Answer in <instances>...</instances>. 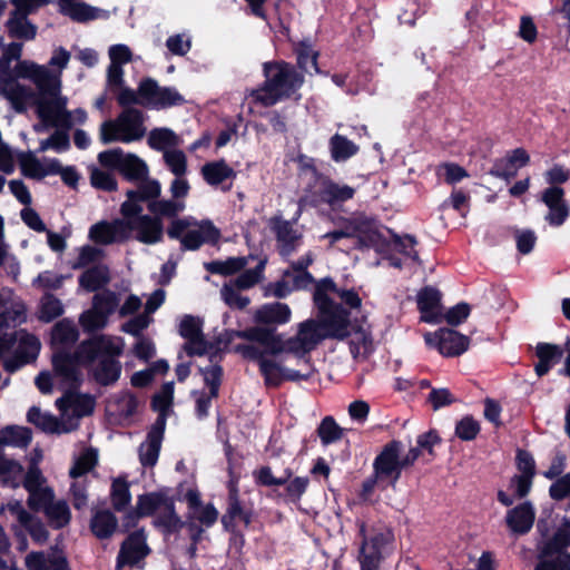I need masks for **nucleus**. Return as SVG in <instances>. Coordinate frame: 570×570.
<instances>
[{
  "label": "nucleus",
  "mask_w": 570,
  "mask_h": 570,
  "mask_svg": "<svg viewBox=\"0 0 570 570\" xmlns=\"http://www.w3.org/2000/svg\"><path fill=\"white\" fill-rule=\"evenodd\" d=\"M161 194V185L156 179L144 180L136 190L127 191V200L122 203L120 213L122 216H135L142 212V200H158Z\"/></svg>",
  "instance_id": "nucleus-21"
},
{
  "label": "nucleus",
  "mask_w": 570,
  "mask_h": 570,
  "mask_svg": "<svg viewBox=\"0 0 570 570\" xmlns=\"http://www.w3.org/2000/svg\"><path fill=\"white\" fill-rule=\"evenodd\" d=\"M146 132L141 111L125 109L115 120H107L100 126V139L104 144L112 141L131 142L140 140Z\"/></svg>",
  "instance_id": "nucleus-7"
},
{
  "label": "nucleus",
  "mask_w": 570,
  "mask_h": 570,
  "mask_svg": "<svg viewBox=\"0 0 570 570\" xmlns=\"http://www.w3.org/2000/svg\"><path fill=\"white\" fill-rule=\"evenodd\" d=\"M548 207L544 219L549 225L559 227L564 224L570 215V206L564 199V190L561 187H550L542 193L541 197Z\"/></svg>",
  "instance_id": "nucleus-23"
},
{
  "label": "nucleus",
  "mask_w": 570,
  "mask_h": 570,
  "mask_svg": "<svg viewBox=\"0 0 570 570\" xmlns=\"http://www.w3.org/2000/svg\"><path fill=\"white\" fill-rule=\"evenodd\" d=\"M377 240L370 242V247L375 248L379 254L386 256L391 265L394 267H401V262L391 257L393 252L404 254L409 257L416 258V252L414 250L415 239L411 236L400 237L393 235L387 229H380L377 227Z\"/></svg>",
  "instance_id": "nucleus-13"
},
{
  "label": "nucleus",
  "mask_w": 570,
  "mask_h": 570,
  "mask_svg": "<svg viewBox=\"0 0 570 570\" xmlns=\"http://www.w3.org/2000/svg\"><path fill=\"white\" fill-rule=\"evenodd\" d=\"M328 289H335L333 281L323 279L317 284L313 297L318 320H306L297 325L296 335L287 338L289 353L302 356L313 351L323 340L344 338L348 333V314L331 303L326 296Z\"/></svg>",
  "instance_id": "nucleus-2"
},
{
  "label": "nucleus",
  "mask_w": 570,
  "mask_h": 570,
  "mask_svg": "<svg viewBox=\"0 0 570 570\" xmlns=\"http://www.w3.org/2000/svg\"><path fill=\"white\" fill-rule=\"evenodd\" d=\"M1 512H9L19 524L24 528L37 543H45L48 539V531L45 524L31 515L20 501H10L1 508Z\"/></svg>",
  "instance_id": "nucleus-22"
},
{
  "label": "nucleus",
  "mask_w": 570,
  "mask_h": 570,
  "mask_svg": "<svg viewBox=\"0 0 570 570\" xmlns=\"http://www.w3.org/2000/svg\"><path fill=\"white\" fill-rule=\"evenodd\" d=\"M360 534L363 538L358 560L362 570H376L383 558V549L391 540V533L380 532L373 535L370 540L366 539V527L364 523L360 524Z\"/></svg>",
  "instance_id": "nucleus-17"
},
{
  "label": "nucleus",
  "mask_w": 570,
  "mask_h": 570,
  "mask_svg": "<svg viewBox=\"0 0 570 570\" xmlns=\"http://www.w3.org/2000/svg\"><path fill=\"white\" fill-rule=\"evenodd\" d=\"M88 237L99 245L124 243L129 239L128 222L124 216L111 222H98L89 228Z\"/></svg>",
  "instance_id": "nucleus-19"
},
{
  "label": "nucleus",
  "mask_w": 570,
  "mask_h": 570,
  "mask_svg": "<svg viewBox=\"0 0 570 570\" xmlns=\"http://www.w3.org/2000/svg\"><path fill=\"white\" fill-rule=\"evenodd\" d=\"M320 195L325 203L334 205L351 199L354 196V189L347 185H338L323 179Z\"/></svg>",
  "instance_id": "nucleus-48"
},
{
  "label": "nucleus",
  "mask_w": 570,
  "mask_h": 570,
  "mask_svg": "<svg viewBox=\"0 0 570 570\" xmlns=\"http://www.w3.org/2000/svg\"><path fill=\"white\" fill-rule=\"evenodd\" d=\"M116 527L117 520L109 511L97 512L91 520V530L100 539L111 535Z\"/></svg>",
  "instance_id": "nucleus-57"
},
{
  "label": "nucleus",
  "mask_w": 570,
  "mask_h": 570,
  "mask_svg": "<svg viewBox=\"0 0 570 570\" xmlns=\"http://www.w3.org/2000/svg\"><path fill=\"white\" fill-rule=\"evenodd\" d=\"M14 341L17 342L14 355L4 358V368L8 372H14L35 361L40 352V341L32 334L18 332Z\"/></svg>",
  "instance_id": "nucleus-20"
},
{
  "label": "nucleus",
  "mask_w": 570,
  "mask_h": 570,
  "mask_svg": "<svg viewBox=\"0 0 570 570\" xmlns=\"http://www.w3.org/2000/svg\"><path fill=\"white\" fill-rule=\"evenodd\" d=\"M330 148L332 158L335 161H343L354 156L358 147L342 135H334L330 140Z\"/></svg>",
  "instance_id": "nucleus-54"
},
{
  "label": "nucleus",
  "mask_w": 570,
  "mask_h": 570,
  "mask_svg": "<svg viewBox=\"0 0 570 570\" xmlns=\"http://www.w3.org/2000/svg\"><path fill=\"white\" fill-rule=\"evenodd\" d=\"M424 341L428 346L436 348L444 356H458L464 353L470 345L468 336L449 328L426 333Z\"/></svg>",
  "instance_id": "nucleus-16"
},
{
  "label": "nucleus",
  "mask_w": 570,
  "mask_h": 570,
  "mask_svg": "<svg viewBox=\"0 0 570 570\" xmlns=\"http://www.w3.org/2000/svg\"><path fill=\"white\" fill-rule=\"evenodd\" d=\"M174 400V383H165L160 391L153 399V407L158 412V417H164V428L166 426V417L171 410Z\"/></svg>",
  "instance_id": "nucleus-55"
},
{
  "label": "nucleus",
  "mask_w": 570,
  "mask_h": 570,
  "mask_svg": "<svg viewBox=\"0 0 570 570\" xmlns=\"http://www.w3.org/2000/svg\"><path fill=\"white\" fill-rule=\"evenodd\" d=\"M148 554L146 537L142 531H137L128 537L122 543L118 559L117 569L125 564H135Z\"/></svg>",
  "instance_id": "nucleus-32"
},
{
  "label": "nucleus",
  "mask_w": 570,
  "mask_h": 570,
  "mask_svg": "<svg viewBox=\"0 0 570 570\" xmlns=\"http://www.w3.org/2000/svg\"><path fill=\"white\" fill-rule=\"evenodd\" d=\"M416 303L421 313V321L431 324L442 322L441 293L433 287H425L416 295Z\"/></svg>",
  "instance_id": "nucleus-28"
},
{
  "label": "nucleus",
  "mask_w": 570,
  "mask_h": 570,
  "mask_svg": "<svg viewBox=\"0 0 570 570\" xmlns=\"http://www.w3.org/2000/svg\"><path fill=\"white\" fill-rule=\"evenodd\" d=\"M23 487L29 493L28 505L36 507L40 500H48L51 498L53 491L46 484V478L42 475L37 464H32L26 473Z\"/></svg>",
  "instance_id": "nucleus-33"
},
{
  "label": "nucleus",
  "mask_w": 570,
  "mask_h": 570,
  "mask_svg": "<svg viewBox=\"0 0 570 570\" xmlns=\"http://www.w3.org/2000/svg\"><path fill=\"white\" fill-rule=\"evenodd\" d=\"M264 73V86L253 91L254 99L263 106H273L289 98L303 83V78L285 62L265 63Z\"/></svg>",
  "instance_id": "nucleus-5"
},
{
  "label": "nucleus",
  "mask_w": 570,
  "mask_h": 570,
  "mask_svg": "<svg viewBox=\"0 0 570 570\" xmlns=\"http://www.w3.org/2000/svg\"><path fill=\"white\" fill-rule=\"evenodd\" d=\"M101 166L117 169L129 179H140L147 176L148 166L135 154H126L120 148L101 151L98 155Z\"/></svg>",
  "instance_id": "nucleus-9"
},
{
  "label": "nucleus",
  "mask_w": 570,
  "mask_h": 570,
  "mask_svg": "<svg viewBox=\"0 0 570 570\" xmlns=\"http://www.w3.org/2000/svg\"><path fill=\"white\" fill-rule=\"evenodd\" d=\"M344 237H355L361 246L370 247V242L377 240V225L371 219L358 216L348 220L344 228L323 235V238L330 239L331 245Z\"/></svg>",
  "instance_id": "nucleus-15"
},
{
  "label": "nucleus",
  "mask_w": 570,
  "mask_h": 570,
  "mask_svg": "<svg viewBox=\"0 0 570 570\" xmlns=\"http://www.w3.org/2000/svg\"><path fill=\"white\" fill-rule=\"evenodd\" d=\"M148 209L160 219L161 217L173 218L186 209V203L173 197L170 199L151 200L148 204Z\"/></svg>",
  "instance_id": "nucleus-51"
},
{
  "label": "nucleus",
  "mask_w": 570,
  "mask_h": 570,
  "mask_svg": "<svg viewBox=\"0 0 570 570\" xmlns=\"http://www.w3.org/2000/svg\"><path fill=\"white\" fill-rule=\"evenodd\" d=\"M28 570H69L67 560L59 551L30 552L26 557Z\"/></svg>",
  "instance_id": "nucleus-38"
},
{
  "label": "nucleus",
  "mask_w": 570,
  "mask_h": 570,
  "mask_svg": "<svg viewBox=\"0 0 570 570\" xmlns=\"http://www.w3.org/2000/svg\"><path fill=\"white\" fill-rule=\"evenodd\" d=\"M218 519V511L213 504L200 505L189 511L187 527L190 532L191 540L198 542L204 530L196 525V521L205 528H210Z\"/></svg>",
  "instance_id": "nucleus-39"
},
{
  "label": "nucleus",
  "mask_w": 570,
  "mask_h": 570,
  "mask_svg": "<svg viewBox=\"0 0 570 570\" xmlns=\"http://www.w3.org/2000/svg\"><path fill=\"white\" fill-rule=\"evenodd\" d=\"M65 312L62 302L50 293H46L39 302L38 318L49 323L62 315Z\"/></svg>",
  "instance_id": "nucleus-53"
},
{
  "label": "nucleus",
  "mask_w": 570,
  "mask_h": 570,
  "mask_svg": "<svg viewBox=\"0 0 570 570\" xmlns=\"http://www.w3.org/2000/svg\"><path fill=\"white\" fill-rule=\"evenodd\" d=\"M236 520H240L245 525H248L250 523V513L242 508L238 491L235 485H232L228 497V508L222 518V523L227 531H234Z\"/></svg>",
  "instance_id": "nucleus-41"
},
{
  "label": "nucleus",
  "mask_w": 570,
  "mask_h": 570,
  "mask_svg": "<svg viewBox=\"0 0 570 570\" xmlns=\"http://www.w3.org/2000/svg\"><path fill=\"white\" fill-rule=\"evenodd\" d=\"M141 106L151 109H166L185 102L184 97L174 87H161L153 78H145L139 82Z\"/></svg>",
  "instance_id": "nucleus-10"
},
{
  "label": "nucleus",
  "mask_w": 570,
  "mask_h": 570,
  "mask_svg": "<svg viewBox=\"0 0 570 570\" xmlns=\"http://www.w3.org/2000/svg\"><path fill=\"white\" fill-rule=\"evenodd\" d=\"M274 229L279 243L281 254L283 256L291 255L295 249V244L301 239V233L293 227V224L286 220H277Z\"/></svg>",
  "instance_id": "nucleus-47"
},
{
  "label": "nucleus",
  "mask_w": 570,
  "mask_h": 570,
  "mask_svg": "<svg viewBox=\"0 0 570 570\" xmlns=\"http://www.w3.org/2000/svg\"><path fill=\"white\" fill-rule=\"evenodd\" d=\"M439 443V435L430 431L419 435L416 446L406 453L399 441L386 444L373 462V474L363 482L362 495L368 499L376 489L385 490L389 485H395L403 469L411 466L424 452L433 455V448Z\"/></svg>",
  "instance_id": "nucleus-3"
},
{
  "label": "nucleus",
  "mask_w": 570,
  "mask_h": 570,
  "mask_svg": "<svg viewBox=\"0 0 570 570\" xmlns=\"http://www.w3.org/2000/svg\"><path fill=\"white\" fill-rule=\"evenodd\" d=\"M0 92L17 112L26 111L32 102L37 105L39 98V96L36 97L30 87L18 82L16 79L1 83Z\"/></svg>",
  "instance_id": "nucleus-26"
},
{
  "label": "nucleus",
  "mask_w": 570,
  "mask_h": 570,
  "mask_svg": "<svg viewBox=\"0 0 570 570\" xmlns=\"http://www.w3.org/2000/svg\"><path fill=\"white\" fill-rule=\"evenodd\" d=\"M95 338L83 341L75 355L56 352L52 357L53 373L42 372L36 377V385L43 394L53 389L73 387L79 382V366L94 363L98 357Z\"/></svg>",
  "instance_id": "nucleus-4"
},
{
  "label": "nucleus",
  "mask_w": 570,
  "mask_h": 570,
  "mask_svg": "<svg viewBox=\"0 0 570 570\" xmlns=\"http://www.w3.org/2000/svg\"><path fill=\"white\" fill-rule=\"evenodd\" d=\"M27 420L46 433L62 434L77 429V423L73 419L63 421L61 416L57 417L48 412H42L37 406H32L28 411Z\"/></svg>",
  "instance_id": "nucleus-25"
},
{
  "label": "nucleus",
  "mask_w": 570,
  "mask_h": 570,
  "mask_svg": "<svg viewBox=\"0 0 570 570\" xmlns=\"http://www.w3.org/2000/svg\"><path fill=\"white\" fill-rule=\"evenodd\" d=\"M163 158L167 168L174 176H186L188 171L187 157L183 150L177 148L165 150Z\"/></svg>",
  "instance_id": "nucleus-61"
},
{
  "label": "nucleus",
  "mask_w": 570,
  "mask_h": 570,
  "mask_svg": "<svg viewBox=\"0 0 570 570\" xmlns=\"http://www.w3.org/2000/svg\"><path fill=\"white\" fill-rule=\"evenodd\" d=\"M240 291L233 282H228L220 288V297L228 307L244 309L250 301L247 296L242 295Z\"/></svg>",
  "instance_id": "nucleus-60"
},
{
  "label": "nucleus",
  "mask_w": 570,
  "mask_h": 570,
  "mask_svg": "<svg viewBox=\"0 0 570 570\" xmlns=\"http://www.w3.org/2000/svg\"><path fill=\"white\" fill-rule=\"evenodd\" d=\"M72 387L61 389L65 395L56 401L63 421L73 419L79 424V419L92 413L95 400L87 394H79L71 391Z\"/></svg>",
  "instance_id": "nucleus-18"
},
{
  "label": "nucleus",
  "mask_w": 570,
  "mask_h": 570,
  "mask_svg": "<svg viewBox=\"0 0 570 570\" xmlns=\"http://www.w3.org/2000/svg\"><path fill=\"white\" fill-rule=\"evenodd\" d=\"M242 351L246 357L258 362L265 383L269 386H277L285 380L297 381L308 377V374H301L298 371L283 367L278 363L267 358L261 350L254 345H245L242 347Z\"/></svg>",
  "instance_id": "nucleus-11"
},
{
  "label": "nucleus",
  "mask_w": 570,
  "mask_h": 570,
  "mask_svg": "<svg viewBox=\"0 0 570 570\" xmlns=\"http://www.w3.org/2000/svg\"><path fill=\"white\" fill-rule=\"evenodd\" d=\"M94 338L99 354H106L107 357L115 358L124 352L125 342L120 336L98 335Z\"/></svg>",
  "instance_id": "nucleus-59"
},
{
  "label": "nucleus",
  "mask_w": 570,
  "mask_h": 570,
  "mask_svg": "<svg viewBox=\"0 0 570 570\" xmlns=\"http://www.w3.org/2000/svg\"><path fill=\"white\" fill-rule=\"evenodd\" d=\"M32 441L30 429L20 425H7L0 430V445L12 448H27Z\"/></svg>",
  "instance_id": "nucleus-44"
},
{
  "label": "nucleus",
  "mask_w": 570,
  "mask_h": 570,
  "mask_svg": "<svg viewBox=\"0 0 570 570\" xmlns=\"http://www.w3.org/2000/svg\"><path fill=\"white\" fill-rule=\"evenodd\" d=\"M23 468L17 461L0 455V482L4 485L16 488L22 479Z\"/></svg>",
  "instance_id": "nucleus-52"
},
{
  "label": "nucleus",
  "mask_w": 570,
  "mask_h": 570,
  "mask_svg": "<svg viewBox=\"0 0 570 570\" xmlns=\"http://www.w3.org/2000/svg\"><path fill=\"white\" fill-rule=\"evenodd\" d=\"M180 144V138L169 128H155L149 132L148 145L155 150L175 149Z\"/></svg>",
  "instance_id": "nucleus-49"
},
{
  "label": "nucleus",
  "mask_w": 570,
  "mask_h": 570,
  "mask_svg": "<svg viewBox=\"0 0 570 570\" xmlns=\"http://www.w3.org/2000/svg\"><path fill=\"white\" fill-rule=\"evenodd\" d=\"M69 60L70 52L59 47L53 50L49 60L52 69L33 61H22L17 66V73L31 80L39 90L37 115L45 126L69 129L87 119V114L81 108L69 111L68 98L61 95V75Z\"/></svg>",
  "instance_id": "nucleus-1"
},
{
  "label": "nucleus",
  "mask_w": 570,
  "mask_h": 570,
  "mask_svg": "<svg viewBox=\"0 0 570 570\" xmlns=\"http://www.w3.org/2000/svg\"><path fill=\"white\" fill-rule=\"evenodd\" d=\"M348 333L344 337H350V350L354 358L366 357L374 350L373 337L370 325L363 322L360 325L350 323Z\"/></svg>",
  "instance_id": "nucleus-34"
},
{
  "label": "nucleus",
  "mask_w": 570,
  "mask_h": 570,
  "mask_svg": "<svg viewBox=\"0 0 570 570\" xmlns=\"http://www.w3.org/2000/svg\"><path fill=\"white\" fill-rule=\"evenodd\" d=\"M168 236L179 239L185 249L195 250L204 243H214L219 237V230L209 220L197 222L191 217L178 218L171 222Z\"/></svg>",
  "instance_id": "nucleus-8"
},
{
  "label": "nucleus",
  "mask_w": 570,
  "mask_h": 570,
  "mask_svg": "<svg viewBox=\"0 0 570 570\" xmlns=\"http://www.w3.org/2000/svg\"><path fill=\"white\" fill-rule=\"evenodd\" d=\"M110 65L107 69L108 87H120L124 83L122 65L131 61L132 53L128 46L119 43L114 45L108 50Z\"/></svg>",
  "instance_id": "nucleus-29"
},
{
  "label": "nucleus",
  "mask_w": 570,
  "mask_h": 570,
  "mask_svg": "<svg viewBox=\"0 0 570 570\" xmlns=\"http://www.w3.org/2000/svg\"><path fill=\"white\" fill-rule=\"evenodd\" d=\"M264 268L265 262L259 261V263L254 268L244 271L232 282L243 291L249 289L263 279Z\"/></svg>",
  "instance_id": "nucleus-63"
},
{
  "label": "nucleus",
  "mask_w": 570,
  "mask_h": 570,
  "mask_svg": "<svg viewBox=\"0 0 570 570\" xmlns=\"http://www.w3.org/2000/svg\"><path fill=\"white\" fill-rule=\"evenodd\" d=\"M200 171L204 180L210 186H218L227 180L233 181L236 177V171L224 160L207 163Z\"/></svg>",
  "instance_id": "nucleus-42"
},
{
  "label": "nucleus",
  "mask_w": 570,
  "mask_h": 570,
  "mask_svg": "<svg viewBox=\"0 0 570 570\" xmlns=\"http://www.w3.org/2000/svg\"><path fill=\"white\" fill-rule=\"evenodd\" d=\"M164 432V417H157L151 430L148 432L146 441L139 448V460L144 466H154L156 464Z\"/></svg>",
  "instance_id": "nucleus-31"
},
{
  "label": "nucleus",
  "mask_w": 570,
  "mask_h": 570,
  "mask_svg": "<svg viewBox=\"0 0 570 570\" xmlns=\"http://www.w3.org/2000/svg\"><path fill=\"white\" fill-rule=\"evenodd\" d=\"M570 546V523L559 529L544 549L535 570H570V554L563 549Z\"/></svg>",
  "instance_id": "nucleus-12"
},
{
  "label": "nucleus",
  "mask_w": 570,
  "mask_h": 570,
  "mask_svg": "<svg viewBox=\"0 0 570 570\" xmlns=\"http://www.w3.org/2000/svg\"><path fill=\"white\" fill-rule=\"evenodd\" d=\"M59 8L61 13L78 22L105 17V11L88 6L81 0H59Z\"/></svg>",
  "instance_id": "nucleus-40"
},
{
  "label": "nucleus",
  "mask_w": 570,
  "mask_h": 570,
  "mask_svg": "<svg viewBox=\"0 0 570 570\" xmlns=\"http://www.w3.org/2000/svg\"><path fill=\"white\" fill-rule=\"evenodd\" d=\"M109 282V271L105 265H96L79 277L80 286L87 292H95Z\"/></svg>",
  "instance_id": "nucleus-50"
},
{
  "label": "nucleus",
  "mask_w": 570,
  "mask_h": 570,
  "mask_svg": "<svg viewBox=\"0 0 570 570\" xmlns=\"http://www.w3.org/2000/svg\"><path fill=\"white\" fill-rule=\"evenodd\" d=\"M535 519L533 505L530 502H523L513 509H510L505 515L508 528L513 534L528 533Z\"/></svg>",
  "instance_id": "nucleus-37"
},
{
  "label": "nucleus",
  "mask_w": 570,
  "mask_h": 570,
  "mask_svg": "<svg viewBox=\"0 0 570 570\" xmlns=\"http://www.w3.org/2000/svg\"><path fill=\"white\" fill-rule=\"evenodd\" d=\"M240 336L258 343L264 348V351H261L264 355L289 353L287 340H284L282 335L275 334L273 331L254 327L245 331Z\"/></svg>",
  "instance_id": "nucleus-30"
},
{
  "label": "nucleus",
  "mask_w": 570,
  "mask_h": 570,
  "mask_svg": "<svg viewBox=\"0 0 570 570\" xmlns=\"http://www.w3.org/2000/svg\"><path fill=\"white\" fill-rule=\"evenodd\" d=\"M248 263L247 257H229L225 261L206 263L205 267L214 274L230 275L243 269Z\"/></svg>",
  "instance_id": "nucleus-58"
},
{
  "label": "nucleus",
  "mask_w": 570,
  "mask_h": 570,
  "mask_svg": "<svg viewBox=\"0 0 570 570\" xmlns=\"http://www.w3.org/2000/svg\"><path fill=\"white\" fill-rule=\"evenodd\" d=\"M97 452L92 449L85 450L73 462L69 475L73 480L81 479L97 464Z\"/></svg>",
  "instance_id": "nucleus-56"
},
{
  "label": "nucleus",
  "mask_w": 570,
  "mask_h": 570,
  "mask_svg": "<svg viewBox=\"0 0 570 570\" xmlns=\"http://www.w3.org/2000/svg\"><path fill=\"white\" fill-rule=\"evenodd\" d=\"M317 433L324 445L334 443L343 436V430L332 416H326L322 420Z\"/></svg>",
  "instance_id": "nucleus-64"
},
{
  "label": "nucleus",
  "mask_w": 570,
  "mask_h": 570,
  "mask_svg": "<svg viewBox=\"0 0 570 570\" xmlns=\"http://www.w3.org/2000/svg\"><path fill=\"white\" fill-rule=\"evenodd\" d=\"M7 28L12 38L32 40L37 35V28L28 20L27 14L18 11L11 12Z\"/></svg>",
  "instance_id": "nucleus-46"
},
{
  "label": "nucleus",
  "mask_w": 570,
  "mask_h": 570,
  "mask_svg": "<svg viewBox=\"0 0 570 570\" xmlns=\"http://www.w3.org/2000/svg\"><path fill=\"white\" fill-rule=\"evenodd\" d=\"M291 317L289 306L278 302L264 304L253 312L254 322L264 325H284Z\"/></svg>",
  "instance_id": "nucleus-35"
},
{
  "label": "nucleus",
  "mask_w": 570,
  "mask_h": 570,
  "mask_svg": "<svg viewBox=\"0 0 570 570\" xmlns=\"http://www.w3.org/2000/svg\"><path fill=\"white\" fill-rule=\"evenodd\" d=\"M120 373L121 364L112 357H101L92 368L95 380L102 385L115 383Z\"/></svg>",
  "instance_id": "nucleus-45"
},
{
  "label": "nucleus",
  "mask_w": 570,
  "mask_h": 570,
  "mask_svg": "<svg viewBox=\"0 0 570 570\" xmlns=\"http://www.w3.org/2000/svg\"><path fill=\"white\" fill-rule=\"evenodd\" d=\"M32 510L43 511L49 523L57 529L67 525L70 521L71 513L69 505L63 500H55V493L51 492V498L48 500H40L36 507H31Z\"/></svg>",
  "instance_id": "nucleus-36"
},
{
  "label": "nucleus",
  "mask_w": 570,
  "mask_h": 570,
  "mask_svg": "<svg viewBox=\"0 0 570 570\" xmlns=\"http://www.w3.org/2000/svg\"><path fill=\"white\" fill-rule=\"evenodd\" d=\"M179 334L187 340L185 350L189 355L207 353L208 346L202 335V322L199 318L185 315L179 323Z\"/></svg>",
  "instance_id": "nucleus-27"
},
{
  "label": "nucleus",
  "mask_w": 570,
  "mask_h": 570,
  "mask_svg": "<svg viewBox=\"0 0 570 570\" xmlns=\"http://www.w3.org/2000/svg\"><path fill=\"white\" fill-rule=\"evenodd\" d=\"M136 510L140 517L154 515L155 524L166 532H176L184 525V522L175 512L173 499L164 492L140 495Z\"/></svg>",
  "instance_id": "nucleus-6"
},
{
  "label": "nucleus",
  "mask_w": 570,
  "mask_h": 570,
  "mask_svg": "<svg viewBox=\"0 0 570 570\" xmlns=\"http://www.w3.org/2000/svg\"><path fill=\"white\" fill-rule=\"evenodd\" d=\"M79 324L85 332H94L106 327L108 324V317H106L96 307L91 306V308L80 314Z\"/></svg>",
  "instance_id": "nucleus-62"
},
{
  "label": "nucleus",
  "mask_w": 570,
  "mask_h": 570,
  "mask_svg": "<svg viewBox=\"0 0 570 570\" xmlns=\"http://www.w3.org/2000/svg\"><path fill=\"white\" fill-rule=\"evenodd\" d=\"M128 222L129 238L135 237L136 240L154 245L163 240L164 224L159 217L137 214L135 216H124Z\"/></svg>",
  "instance_id": "nucleus-14"
},
{
  "label": "nucleus",
  "mask_w": 570,
  "mask_h": 570,
  "mask_svg": "<svg viewBox=\"0 0 570 570\" xmlns=\"http://www.w3.org/2000/svg\"><path fill=\"white\" fill-rule=\"evenodd\" d=\"M19 165L23 176L32 179H42L60 171V163L56 158H38L33 153H24L19 157Z\"/></svg>",
  "instance_id": "nucleus-24"
},
{
  "label": "nucleus",
  "mask_w": 570,
  "mask_h": 570,
  "mask_svg": "<svg viewBox=\"0 0 570 570\" xmlns=\"http://www.w3.org/2000/svg\"><path fill=\"white\" fill-rule=\"evenodd\" d=\"M79 337V332L73 323V321L69 318H63L59 321L52 328L51 332V343L57 350L60 352V348L67 347L73 344Z\"/></svg>",
  "instance_id": "nucleus-43"
}]
</instances>
